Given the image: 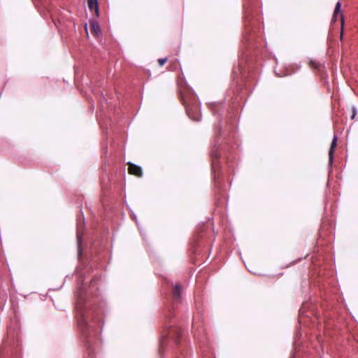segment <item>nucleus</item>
<instances>
[{
  "label": "nucleus",
  "instance_id": "obj_1",
  "mask_svg": "<svg viewBox=\"0 0 358 358\" xmlns=\"http://www.w3.org/2000/svg\"><path fill=\"white\" fill-rule=\"evenodd\" d=\"M177 85L178 97L185 107L187 115L192 120L199 121L201 118V113L195 94L182 78H178Z\"/></svg>",
  "mask_w": 358,
  "mask_h": 358
},
{
  "label": "nucleus",
  "instance_id": "obj_2",
  "mask_svg": "<svg viewBox=\"0 0 358 358\" xmlns=\"http://www.w3.org/2000/svg\"><path fill=\"white\" fill-rule=\"evenodd\" d=\"M245 8V35L248 34V36H247L246 40L250 41V36L252 34V31H253V26L256 24V20H253L252 13V9L249 6H247L245 3L244 4ZM254 32L255 31L254 30Z\"/></svg>",
  "mask_w": 358,
  "mask_h": 358
},
{
  "label": "nucleus",
  "instance_id": "obj_3",
  "mask_svg": "<svg viewBox=\"0 0 358 358\" xmlns=\"http://www.w3.org/2000/svg\"><path fill=\"white\" fill-rule=\"evenodd\" d=\"M77 315L78 317V325L83 328V331H90V328L94 327L93 324H90L88 322V315L83 311L78 310Z\"/></svg>",
  "mask_w": 358,
  "mask_h": 358
},
{
  "label": "nucleus",
  "instance_id": "obj_4",
  "mask_svg": "<svg viewBox=\"0 0 358 358\" xmlns=\"http://www.w3.org/2000/svg\"><path fill=\"white\" fill-rule=\"evenodd\" d=\"M167 338H171L174 340L176 343H177L180 338V332L177 328L171 327L167 331V333L164 334L161 339V345L164 346L167 341Z\"/></svg>",
  "mask_w": 358,
  "mask_h": 358
},
{
  "label": "nucleus",
  "instance_id": "obj_5",
  "mask_svg": "<svg viewBox=\"0 0 358 358\" xmlns=\"http://www.w3.org/2000/svg\"><path fill=\"white\" fill-rule=\"evenodd\" d=\"M182 291H183V287L180 284L176 283L173 286V289H172V293H171L173 303L178 304V303H180L181 299H182Z\"/></svg>",
  "mask_w": 358,
  "mask_h": 358
},
{
  "label": "nucleus",
  "instance_id": "obj_6",
  "mask_svg": "<svg viewBox=\"0 0 358 358\" xmlns=\"http://www.w3.org/2000/svg\"><path fill=\"white\" fill-rule=\"evenodd\" d=\"M220 157V152L219 148L217 146H214L210 151V157L212 161L211 165L212 169L214 171H215V170L219 168L218 160Z\"/></svg>",
  "mask_w": 358,
  "mask_h": 358
},
{
  "label": "nucleus",
  "instance_id": "obj_7",
  "mask_svg": "<svg viewBox=\"0 0 358 358\" xmlns=\"http://www.w3.org/2000/svg\"><path fill=\"white\" fill-rule=\"evenodd\" d=\"M127 166H128V173L130 175L135 176L138 178L142 177L143 171H142V169L139 166H137L131 162H128Z\"/></svg>",
  "mask_w": 358,
  "mask_h": 358
},
{
  "label": "nucleus",
  "instance_id": "obj_8",
  "mask_svg": "<svg viewBox=\"0 0 358 358\" xmlns=\"http://www.w3.org/2000/svg\"><path fill=\"white\" fill-rule=\"evenodd\" d=\"M337 145V136H334V138L332 140V142L331 143V147L329 151V164H331L333 163V159H334V150Z\"/></svg>",
  "mask_w": 358,
  "mask_h": 358
},
{
  "label": "nucleus",
  "instance_id": "obj_9",
  "mask_svg": "<svg viewBox=\"0 0 358 358\" xmlns=\"http://www.w3.org/2000/svg\"><path fill=\"white\" fill-rule=\"evenodd\" d=\"M341 3L340 2H337L335 9H334V15H333V20L334 21H336L337 19V17L339 16L340 19H341V24L343 25V22H344V20H343V15L341 11Z\"/></svg>",
  "mask_w": 358,
  "mask_h": 358
},
{
  "label": "nucleus",
  "instance_id": "obj_10",
  "mask_svg": "<svg viewBox=\"0 0 358 358\" xmlns=\"http://www.w3.org/2000/svg\"><path fill=\"white\" fill-rule=\"evenodd\" d=\"M90 29L91 33L95 36H98V34L100 31V28H99L98 23L94 21L90 22Z\"/></svg>",
  "mask_w": 358,
  "mask_h": 358
},
{
  "label": "nucleus",
  "instance_id": "obj_11",
  "mask_svg": "<svg viewBox=\"0 0 358 358\" xmlns=\"http://www.w3.org/2000/svg\"><path fill=\"white\" fill-rule=\"evenodd\" d=\"M87 4L90 10H94L96 14L99 12V5L97 0H87Z\"/></svg>",
  "mask_w": 358,
  "mask_h": 358
},
{
  "label": "nucleus",
  "instance_id": "obj_12",
  "mask_svg": "<svg viewBox=\"0 0 358 358\" xmlns=\"http://www.w3.org/2000/svg\"><path fill=\"white\" fill-rule=\"evenodd\" d=\"M310 66L313 69H315V70H320V67L322 66L320 63H319L317 61H313V60L310 62Z\"/></svg>",
  "mask_w": 358,
  "mask_h": 358
},
{
  "label": "nucleus",
  "instance_id": "obj_13",
  "mask_svg": "<svg viewBox=\"0 0 358 358\" xmlns=\"http://www.w3.org/2000/svg\"><path fill=\"white\" fill-rule=\"evenodd\" d=\"M221 107H222V105L220 104V103H217H217H214V104H213L212 106H211L212 112L213 113H217L218 109L220 108Z\"/></svg>",
  "mask_w": 358,
  "mask_h": 358
},
{
  "label": "nucleus",
  "instance_id": "obj_14",
  "mask_svg": "<svg viewBox=\"0 0 358 358\" xmlns=\"http://www.w3.org/2000/svg\"><path fill=\"white\" fill-rule=\"evenodd\" d=\"M237 69H238V70L235 69L233 71V73L234 75H236V76H238V74H241L242 71H243V68H242V66L241 64H238V66Z\"/></svg>",
  "mask_w": 358,
  "mask_h": 358
},
{
  "label": "nucleus",
  "instance_id": "obj_15",
  "mask_svg": "<svg viewBox=\"0 0 358 358\" xmlns=\"http://www.w3.org/2000/svg\"><path fill=\"white\" fill-rule=\"evenodd\" d=\"M166 61H167L166 58L159 59H158V64L160 66H163L166 62Z\"/></svg>",
  "mask_w": 358,
  "mask_h": 358
},
{
  "label": "nucleus",
  "instance_id": "obj_16",
  "mask_svg": "<svg viewBox=\"0 0 358 358\" xmlns=\"http://www.w3.org/2000/svg\"><path fill=\"white\" fill-rule=\"evenodd\" d=\"M356 115H357V110H356V108L354 107V108H352V115L351 118H352V119H354Z\"/></svg>",
  "mask_w": 358,
  "mask_h": 358
}]
</instances>
